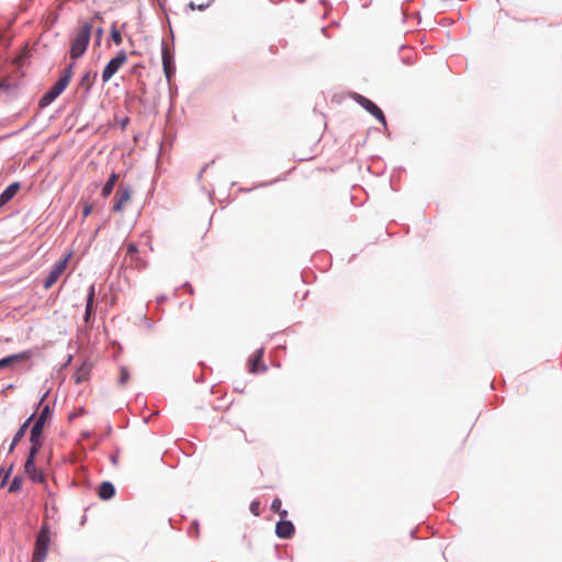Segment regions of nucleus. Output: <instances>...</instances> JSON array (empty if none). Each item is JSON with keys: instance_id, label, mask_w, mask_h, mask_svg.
<instances>
[{"instance_id": "f257e3e1", "label": "nucleus", "mask_w": 562, "mask_h": 562, "mask_svg": "<svg viewBox=\"0 0 562 562\" xmlns=\"http://www.w3.org/2000/svg\"><path fill=\"white\" fill-rule=\"evenodd\" d=\"M92 32V23L83 22L82 25L77 29L70 40L69 56L72 60L80 58L87 50Z\"/></svg>"}, {"instance_id": "f03ea898", "label": "nucleus", "mask_w": 562, "mask_h": 562, "mask_svg": "<svg viewBox=\"0 0 562 562\" xmlns=\"http://www.w3.org/2000/svg\"><path fill=\"white\" fill-rule=\"evenodd\" d=\"M33 355L34 351L32 349H29L19 353L5 356L0 359V370L11 368L20 372H26L33 366L31 361Z\"/></svg>"}, {"instance_id": "7ed1b4c3", "label": "nucleus", "mask_w": 562, "mask_h": 562, "mask_svg": "<svg viewBox=\"0 0 562 562\" xmlns=\"http://www.w3.org/2000/svg\"><path fill=\"white\" fill-rule=\"evenodd\" d=\"M50 544V526L43 522L35 538L34 551L31 562H44Z\"/></svg>"}, {"instance_id": "20e7f679", "label": "nucleus", "mask_w": 562, "mask_h": 562, "mask_svg": "<svg viewBox=\"0 0 562 562\" xmlns=\"http://www.w3.org/2000/svg\"><path fill=\"white\" fill-rule=\"evenodd\" d=\"M161 59H162V69L166 76L168 83H171L172 78L176 75V61H175V53L170 49L165 42L161 41Z\"/></svg>"}, {"instance_id": "39448f33", "label": "nucleus", "mask_w": 562, "mask_h": 562, "mask_svg": "<svg viewBox=\"0 0 562 562\" xmlns=\"http://www.w3.org/2000/svg\"><path fill=\"white\" fill-rule=\"evenodd\" d=\"M38 453L29 451L24 462V473L33 483H45L46 476L42 470L36 468L35 461Z\"/></svg>"}, {"instance_id": "423d86ee", "label": "nucleus", "mask_w": 562, "mask_h": 562, "mask_svg": "<svg viewBox=\"0 0 562 562\" xmlns=\"http://www.w3.org/2000/svg\"><path fill=\"white\" fill-rule=\"evenodd\" d=\"M127 55L121 49L117 54L109 60L102 71V81L103 83L108 82L122 67V65L126 61Z\"/></svg>"}, {"instance_id": "0eeeda50", "label": "nucleus", "mask_w": 562, "mask_h": 562, "mask_svg": "<svg viewBox=\"0 0 562 562\" xmlns=\"http://www.w3.org/2000/svg\"><path fill=\"white\" fill-rule=\"evenodd\" d=\"M353 100L373 115L380 123L386 126V119L383 111L373 101L359 93H353Z\"/></svg>"}, {"instance_id": "6e6552de", "label": "nucleus", "mask_w": 562, "mask_h": 562, "mask_svg": "<svg viewBox=\"0 0 562 562\" xmlns=\"http://www.w3.org/2000/svg\"><path fill=\"white\" fill-rule=\"evenodd\" d=\"M68 86L59 79L38 100V108L45 109L53 103L67 88Z\"/></svg>"}, {"instance_id": "1a4fd4ad", "label": "nucleus", "mask_w": 562, "mask_h": 562, "mask_svg": "<svg viewBox=\"0 0 562 562\" xmlns=\"http://www.w3.org/2000/svg\"><path fill=\"white\" fill-rule=\"evenodd\" d=\"M70 255L66 256L63 259H59L54 263L50 271L48 272L46 279L43 282V286L45 290H48L56 283V281L60 278V276L64 273V271L67 268L68 260Z\"/></svg>"}, {"instance_id": "9d476101", "label": "nucleus", "mask_w": 562, "mask_h": 562, "mask_svg": "<svg viewBox=\"0 0 562 562\" xmlns=\"http://www.w3.org/2000/svg\"><path fill=\"white\" fill-rule=\"evenodd\" d=\"M44 427L45 426L37 424V423H34L33 426L31 427V431H30L31 447H30L29 451H33L35 453H38L41 451L42 446H43L42 437H43Z\"/></svg>"}, {"instance_id": "9b49d317", "label": "nucleus", "mask_w": 562, "mask_h": 562, "mask_svg": "<svg viewBox=\"0 0 562 562\" xmlns=\"http://www.w3.org/2000/svg\"><path fill=\"white\" fill-rule=\"evenodd\" d=\"M98 78V72L93 70H87L82 74L78 88L83 91V97L88 98L90 95L91 89Z\"/></svg>"}, {"instance_id": "f8f14e48", "label": "nucleus", "mask_w": 562, "mask_h": 562, "mask_svg": "<svg viewBox=\"0 0 562 562\" xmlns=\"http://www.w3.org/2000/svg\"><path fill=\"white\" fill-rule=\"evenodd\" d=\"M295 532L294 525L291 520L281 518L276 525V535L280 539H291Z\"/></svg>"}, {"instance_id": "ddd939ff", "label": "nucleus", "mask_w": 562, "mask_h": 562, "mask_svg": "<svg viewBox=\"0 0 562 562\" xmlns=\"http://www.w3.org/2000/svg\"><path fill=\"white\" fill-rule=\"evenodd\" d=\"M265 349L263 347L257 349L252 356L249 358L248 364H249V372L250 373H257L259 371L265 372L267 371V367L262 363V357H263Z\"/></svg>"}, {"instance_id": "4468645a", "label": "nucleus", "mask_w": 562, "mask_h": 562, "mask_svg": "<svg viewBox=\"0 0 562 562\" xmlns=\"http://www.w3.org/2000/svg\"><path fill=\"white\" fill-rule=\"evenodd\" d=\"M94 297H95V284L92 283L88 288L86 308H85V315H83V321L87 324L91 322V317L94 312Z\"/></svg>"}, {"instance_id": "2eb2a0df", "label": "nucleus", "mask_w": 562, "mask_h": 562, "mask_svg": "<svg viewBox=\"0 0 562 562\" xmlns=\"http://www.w3.org/2000/svg\"><path fill=\"white\" fill-rule=\"evenodd\" d=\"M35 414L33 413L24 423H22L13 436V439L9 446L8 453H12L18 446V443L21 441V439L25 436L27 428L30 427V424L32 419L34 418Z\"/></svg>"}, {"instance_id": "dca6fc26", "label": "nucleus", "mask_w": 562, "mask_h": 562, "mask_svg": "<svg viewBox=\"0 0 562 562\" xmlns=\"http://www.w3.org/2000/svg\"><path fill=\"white\" fill-rule=\"evenodd\" d=\"M21 188L20 182L15 181L10 183L1 193H0V207L4 206L9 203L15 194L19 192Z\"/></svg>"}, {"instance_id": "f3484780", "label": "nucleus", "mask_w": 562, "mask_h": 562, "mask_svg": "<svg viewBox=\"0 0 562 562\" xmlns=\"http://www.w3.org/2000/svg\"><path fill=\"white\" fill-rule=\"evenodd\" d=\"M115 486L110 481H103L98 487V496L103 501H109L115 495Z\"/></svg>"}, {"instance_id": "a211bd4d", "label": "nucleus", "mask_w": 562, "mask_h": 562, "mask_svg": "<svg viewBox=\"0 0 562 562\" xmlns=\"http://www.w3.org/2000/svg\"><path fill=\"white\" fill-rule=\"evenodd\" d=\"M117 180H119V175L116 172H112L110 175L109 179L105 181V183L102 187V190H101L102 198L105 199L112 193Z\"/></svg>"}, {"instance_id": "6ab92c4d", "label": "nucleus", "mask_w": 562, "mask_h": 562, "mask_svg": "<svg viewBox=\"0 0 562 562\" xmlns=\"http://www.w3.org/2000/svg\"><path fill=\"white\" fill-rule=\"evenodd\" d=\"M40 407H41V412L34 423L45 426L46 422L53 416V409L50 407V404H48V403H46L45 405H42Z\"/></svg>"}, {"instance_id": "aec40b11", "label": "nucleus", "mask_w": 562, "mask_h": 562, "mask_svg": "<svg viewBox=\"0 0 562 562\" xmlns=\"http://www.w3.org/2000/svg\"><path fill=\"white\" fill-rule=\"evenodd\" d=\"M131 194H132L131 187L127 184L121 183L115 193V200H117L119 202L124 204L125 202H127L131 199Z\"/></svg>"}, {"instance_id": "412c9836", "label": "nucleus", "mask_w": 562, "mask_h": 562, "mask_svg": "<svg viewBox=\"0 0 562 562\" xmlns=\"http://www.w3.org/2000/svg\"><path fill=\"white\" fill-rule=\"evenodd\" d=\"M74 378H75V382H76L77 384H80V383H82V382L87 381V380H88V378H89V369H88L87 367H85V366L80 367V368L76 371V373H75Z\"/></svg>"}, {"instance_id": "4be33fe9", "label": "nucleus", "mask_w": 562, "mask_h": 562, "mask_svg": "<svg viewBox=\"0 0 562 562\" xmlns=\"http://www.w3.org/2000/svg\"><path fill=\"white\" fill-rule=\"evenodd\" d=\"M74 67L75 63H70L63 71V74L59 76V80L64 81L65 85H69L72 74H74Z\"/></svg>"}, {"instance_id": "5701e85b", "label": "nucleus", "mask_w": 562, "mask_h": 562, "mask_svg": "<svg viewBox=\"0 0 562 562\" xmlns=\"http://www.w3.org/2000/svg\"><path fill=\"white\" fill-rule=\"evenodd\" d=\"M22 483H23V479L21 475H15L10 485H9V488H8V492L9 493H16L19 491H21L22 488Z\"/></svg>"}, {"instance_id": "b1692460", "label": "nucleus", "mask_w": 562, "mask_h": 562, "mask_svg": "<svg viewBox=\"0 0 562 562\" xmlns=\"http://www.w3.org/2000/svg\"><path fill=\"white\" fill-rule=\"evenodd\" d=\"M13 463L7 469V470H3L1 469L0 470V486L1 487H4L9 480H10V476L12 474V471H13Z\"/></svg>"}, {"instance_id": "393cba45", "label": "nucleus", "mask_w": 562, "mask_h": 562, "mask_svg": "<svg viewBox=\"0 0 562 562\" xmlns=\"http://www.w3.org/2000/svg\"><path fill=\"white\" fill-rule=\"evenodd\" d=\"M282 502L280 498L276 497L271 503V509L274 513H278L281 518H285L288 516V510L281 509Z\"/></svg>"}, {"instance_id": "a878e982", "label": "nucleus", "mask_w": 562, "mask_h": 562, "mask_svg": "<svg viewBox=\"0 0 562 562\" xmlns=\"http://www.w3.org/2000/svg\"><path fill=\"white\" fill-rule=\"evenodd\" d=\"M130 380V372L127 367L122 366L120 368V378H119V385H124Z\"/></svg>"}, {"instance_id": "bb28decb", "label": "nucleus", "mask_w": 562, "mask_h": 562, "mask_svg": "<svg viewBox=\"0 0 562 562\" xmlns=\"http://www.w3.org/2000/svg\"><path fill=\"white\" fill-rule=\"evenodd\" d=\"M138 256V248L136 244L130 243L126 246V257H131L132 260L136 259Z\"/></svg>"}, {"instance_id": "cd10ccee", "label": "nucleus", "mask_w": 562, "mask_h": 562, "mask_svg": "<svg viewBox=\"0 0 562 562\" xmlns=\"http://www.w3.org/2000/svg\"><path fill=\"white\" fill-rule=\"evenodd\" d=\"M214 2V0H209L206 3H201V4H195L193 1H190L188 3V8H190L191 10H199V11H204L205 9H207L212 3Z\"/></svg>"}, {"instance_id": "c85d7f7f", "label": "nucleus", "mask_w": 562, "mask_h": 562, "mask_svg": "<svg viewBox=\"0 0 562 562\" xmlns=\"http://www.w3.org/2000/svg\"><path fill=\"white\" fill-rule=\"evenodd\" d=\"M110 36L114 44L120 45L122 43V34L114 25L111 29Z\"/></svg>"}, {"instance_id": "c756f323", "label": "nucleus", "mask_w": 562, "mask_h": 562, "mask_svg": "<svg viewBox=\"0 0 562 562\" xmlns=\"http://www.w3.org/2000/svg\"><path fill=\"white\" fill-rule=\"evenodd\" d=\"M249 510L252 515L259 516L260 515V502L257 499H254L250 503Z\"/></svg>"}, {"instance_id": "7c9ffc66", "label": "nucleus", "mask_w": 562, "mask_h": 562, "mask_svg": "<svg viewBox=\"0 0 562 562\" xmlns=\"http://www.w3.org/2000/svg\"><path fill=\"white\" fill-rule=\"evenodd\" d=\"M92 212V205L89 202L83 203L82 217L86 218Z\"/></svg>"}, {"instance_id": "2f4dec72", "label": "nucleus", "mask_w": 562, "mask_h": 562, "mask_svg": "<svg viewBox=\"0 0 562 562\" xmlns=\"http://www.w3.org/2000/svg\"><path fill=\"white\" fill-rule=\"evenodd\" d=\"M123 203L119 202L117 200H115L113 206H112V212L114 213H120L122 210H123Z\"/></svg>"}, {"instance_id": "473e14b6", "label": "nucleus", "mask_w": 562, "mask_h": 562, "mask_svg": "<svg viewBox=\"0 0 562 562\" xmlns=\"http://www.w3.org/2000/svg\"><path fill=\"white\" fill-rule=\"evenodd\" d=\"M182 288L187 289L188 293L191 294V295L194 293V290H193L192 285L189 282H184L182 284Z\"/></svg>"}, {"instance_id": "72a5a7b5", "label": "nucleus", "mask_w": 562, "mask_h": 562, "mask_svg": "<svg viewBox=\"0 0 562 562\" xmlns=\"http://www.w3.org/2000/svg\"><path fill=\"white\" fill-rule=\"evenodd\" d=\"M168 300L167 295H159L156 297L157 304H162Z\"/></svg>"}, {"instance_id": "f704fd0d", "label": "nucleus", "mask_w": 562, "mask_h": 562, "mask_svg": "<svg viewBox=\"0 0 562 562\" xmlns=\"http://www.w3.org/2000/svg\"><path fill=\"white\" fill-rule=\"evenodd\" d=\"M48 393H49V391H46V392L42 395V397L40 398V402H38V406L45 405V403H44V402H45V400L47 398Z\"/></svg>"}, {"instance_id": "c9c22d12", "label": "nucleus", "mask_w": 562, "mask_h": 562, "mask_svg": "<svg viewBox=\"0 0 562 562\" xmlns=\"http://www.w3.org/2000/svg\"><path fill=\"white\" fill-rule=\"evenodd\" d=\"M130 123V119L127 116H125L121 122V127L122 128H125L127 126V124Z\"/></svg>"}, {"instance_id": "e433bc0d", "label": "nucleus", "mask_w": 562, "mask_h": 562, "mask_svg": "<svg viewBox=\"0 0 562 562\" xmlns=\"http://www.w3.org/2000/svg\"><path fill=\"white\" fill-rule=\"evenodd\" d=\"M145 325L147 328H153L154 322L151 319H148L147 317H144Z\"/></svg>"}, {"instance_id": "4c0bfd02", "label": "nucleus", "mask_w": 562, "mask_h": 562, "mask_svg": "<svg viewBox=\"0 0 562 562\" xmlns=\"http://www.w3.org/2000/svg\"><path fill=\"white\" fill-rule=\"evenodd\" d=\"M102 33H103V29L102 27H98L97 29V36H98V38H100L102 36Z\"/></svg>"}, {"instance_id": "58836bf2", "label": "nucleus", "mask_w": 562, "mask_h": 562, "mask_svg": "<svg viewBox=\"0 0 562 562\" xmlns=\"http://www.w3.org/2000/svg\"><path fill=\"white\" fill-rule=\"evenodd\" d=\"M207 167H209V165H205V166L201 169V171H200V173H199V176H198V178H199V179L202 177V173L206 170V168H207Z\"/></svg>"}, {"instance_id": "ea45409f", "label": "nucleus", "mask_w": 562, "mask_h": 562, "mask_svg": "<svg viewBox=\"0 0 562 562\" xmlns=\"http://www.w3.org/2000/svg\"><path fill=\"white\" fill-rule=\"evenodd\" d=\"M193 527H194V529H195V533L198 535V532H199V529H198V528H199V526H198V521H193Z\"/></svg>"}, {"instance_id": "a19ab883", "label": "nucleus", "mask_w": 562, "mask_h": 562, "mask_svg": "<svg viewBox=\"0 0 562 562\" xmlns=\"http://www.w3.org/2000/svg\"><path fill=\"white\" fill-rule=\"evenodd\" d=\"M138 67H142V66H140V65H135V66L133 67V69H132V72H134V74H135V72L137 71V68H138Z\"/></svg>"}, {"instance_id": "79ce46f5", "label": "nucleus", "mask_w": 562, "mask_h": 562, "mask_svg": "<svg viewBox=\"0 0 562 562\" xmlns=\"http://www.w3.org/2000/svg\"><path fill=\"white\" fill-rule=\"evenodd\" d=\"M111 460H112L113 463L117 462V458L116 457H112Z\"/></svg>"}, {"instance_id": "37998d69", "label": "nucleus", "mask_w": 562, "mask_h": 562, "mask_svg": "<svg viewBox=\"0 0 562 562\" xmlns=\"http://www.w3.org/2000/svg\"><path fill=\"white\" fill-rule=\"evenodd\" d=\"M321 3L325 5L327 3V1L326 0H322Z\"/></svg>"}, {"instance_id": "c03bdc74", "label": "nucleus", "mask_w": 562, "mask_h": 562, "mask_svg": "<svg viewBox=\"0 0 562 562\" xmlns=\"http://www.w3.org/2000/svg\"><path fill=\"white\" fill-rule=\"evenodd\" d=\"M304 1H305V0H297V2H300V3L304 2Z\"/></svg>"}]
</instances>
